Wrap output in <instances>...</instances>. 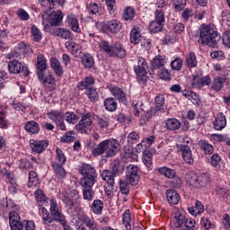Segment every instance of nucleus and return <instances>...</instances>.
<instances>
[{
    "instance_id": "obj_42",
    "label": "nucleus",
    "mask_w": 230,
    "mask_h": 230,
    "mask_svg": "<svg viewBox=\"0 0 230 230\" xmlns=\"http://www.w3.org/2000/svg\"><path fill=\"white\" fill-rule=\"evenodd\" d=\"M129 37L131 44H139V42H141V39H143V36H141V31H139V29L136 28L131 30Z\"/></svg>"
},
{
    "instance_id": "obj_45",
    "label": "nucleus",
    "mask_w": 230,
    "mask_h": 230,
    "mask_svg": "<svg viewBox=\"0 0 230 230\" xmlns=\"http://www.w3.org/2000/svg\"><path fill=\"white\" fill-rule=\"evenodd\" d=\"M224 84H226V78L216 77L212 82L211 89L218 93L219 91H222V89L224 88Z\"/></svg>"
},
{
    "instance_id": "obj_3",
    "label": "nucleus",
    "mask_w": 230,
    "mask_h": 230,
    "mask_svg": "<svg viewBox=\"0 0 230 230\" xmlns=\"http://www.w3.org/2000/svg\"><path fill=\"white\" fill-rule=\"evenodd\" d=\"M6 58L9 60H13L8 62V71L13 73V75H19L22 73L25 76L30 75V70L28 67L22 66V63L19 62V58H21V54L19 52H11L7 54Z\"/></svg>"
},
{
    "instance_id": "obj_62",
    "label": "nucleus",
    "mask_w": 230,
    "mask_h": 230,
    "mask_svg": "<svg viewBox=\"0 0 230 230\" xmlns=\"http://www.w3.org/2000/svg\"><path fill=\"white\" fill-rule=\"evenodd\" d=\"M155 108L157 109V111H163L164 107V95L159 94L155 99Z\"/></svg>"
},
{
    "instance_id": "obj_10",
    "label": "nucleus",
    "mask_w": 230,
    "mask_h": 230,
    "mask_svg": "<svg viewBox=\"0 0 230 230\" xmlns=\"http://www.w3.org/2000/svg\"><path fill=\"white\" fill-rule=\"evenodd\" d=\"M50 215L54 222H58V224L66 220V216L63 215L62 210L58 208V204L55 199L50 200Z\"/></svg>"
},
{
    "instance_id": "obj_13",
    "label": "nucleus",
    "mask_w": 230,
    "mask_h": 230,
    "mask_svg": "<svg viewBox=\"0 0 230 230\" xmlns=\"http://www.w3.org/2000/svg\"><path fill=\"white\" fill-rule=\"evenodd\" d=\"M206 85H211V77L209 75H205L203 77L196 75L193 77L191 83L193 89H202V87H206Z\"/></svg>"
},
{
    "instance_id": "obj_6",
    "label": "nucleus",
    "mask_w": 230,
    "mask_h": 230,
    "mask_svg": "<svg viewBox=\"0 0 230 230\" xmlns=\"http://www.w3.org/2000/svg\"><path fill=\"white\" fill-rule=\"evenodd\" d=\"M47 117L50 121L56 124L59 130H66V123L64 122V111L52 110L47 113Z\"/></svg>"
},
{
    "instance_id": "obj_31",
    "label": "nucleus",
    "mask_w": 230,
    "mask_h": 230,
    "mask_svg": "<svg viewBox=\"0 0 230 230\" xmlns=\"http://www.w3.org/2000/svg\"><path fill=\"white\" fill-rule=\"evenodd\" d=\"M66 154L64 153V151H62V149L57 147L55 162H53L52 164H57L58 166H64V164H66Z\"/></svg>"
},
{
    "instance_id": "obj_48",
    "label": "nucleus",
    "mask_w": 230,
    "mask_h": 230,
    "mask_svg": "<svg viewBox=\"0 0 230 230\" xmlns=\"http://www.w3.org/2000/svg\"><path fill=\"white\" fill-rule=\"evenodd\" d=\"M99 48H100V49L104 51V53H106V55H108V57H112L113 44L111 45V43L109 41L101 40V42L99 43Z\"/></svg>"
},
{
    "instance_id": "obj_40",
    "label": "nucleus",
    "mask_w": 230,
    "mask_h": 230,
    "mask_svg": "<svg viewBox=\"0 0 230 230\" xmlns=\"http://www.w3.org/2000/svg\"><path fill=\"white\" fill-rule=\"evenodd\" d=\"M186 66L190 69L193 67H197L199 61H197V55H195L193 52H190L185 58Z\"/></svg>"
},
{
    "instance_id": "obj_21",
    "label": "nucleus",
    "mask_w": 230,
    "mask_h": 230,
    "mask_svg": "<svg viewBox=\"0 0 230 230\" xmlns=\"http://www.w3.org/2000/svg\"><path fill=\"white\" fill-rule=\"evenodd\" d=\"M215 130H224L225 127H227V119L223 112H218L213 122Z\"/></svg>"
},
{
    "instance_id": "obj_17",
    "label": "nucleus",
    "mask_w": 230,
    "mask_h": 230,
    "mask_svg": "<svg viewBox=\"0 0 230 230\" xmlns=\"http://www.w3.org/2000/svg\"><path fill=\"white\" fill-rule=\"evenodd\" d=\"M36 73L38 76H42L45 73H48V64L46 58L42 54H39L37 57Z\"/></svg>"
},
{
    "instance_id": "obj_39",
    "label": "nucleus",
    "mask_w": 230,
    "mask_h": 230,
    "mask_svg": "<svg viewBox=\"0 0 230 230\" xmlns=\"http://www.w3.org/2000/svg\"><path fill=\"white\" fill-rule=\"evenodd\" d=\"M77 134L74 130L66 132L61 137H60V143H73L76 141Z\"/></svg>"
},
{
    "instance_id": "obj_14",
    "label": "nucleus",
    "mask_w": 230,
    "mask_h": 230,
    "mask_svg": "<svg viewBox=\"0 0 230 230\" xmlns=\"http://www.w3.org/2000/svg\"><path fill=\"white\" fill-rule=\"evenodd\" d=\"M134 71L137 76H146L148 73V63L144 58H137V65H135Z\"/></svg>"
},
{
    "instance_id": "obj_58",
    "label": "nucleus",
    "mask_w": 230,
    "mask_h": 230,
    "mask_svg": "<svg viewBox=\"0 0 230 230\" xmlns=\"http://www.w3.org/2000/svg\"><path fill=\"white\" fill-rule=\"evenodd\" d=\"M65 120L70 125H75L78 121V117L73 111H67L64 115Z\"/></svg>"
},
{
    "instance_id": "obj_5",
    "label": "nucleus",
    "mask_w": 230,
    "mask_h": 230,
    "mask_svg": "<svg viewBox=\"0 0 230 230\" xmlns=\"http://www.w3.org/2000/svg\"><path fill=\"white\" fill-rule=\"evenodd\" d=\"M211 182V178L208 173L191 174L189 178V183L193 188H206Z\"/></svg>"
},
{
    "instance_id": "obj_25",
    "label": "nucleus",
    "mask_w": 230,
    "mask_h": 230,
    "mask_svg": "<svg viewBox=\"0 0 230 230\" xmlns=\"http://www.w3.org/2000/svg\"><path fill=\"white\" fill-rule=\"evenodd\" d=\"M165 195L169 204H173L174 206H177V204H179V200H181V196L177 191H175V190H167Z\"/></svg>"
},
{
    "instance_id": "obj_49",
    "label": "nucleus",
    "mask_w": 230,
    "mask_h": 230,
    "mask_svg": "<svg viewBox=\"0 0 230 230\" xmlns=\"http://www.w3.org/2000/svg\"><path fill=\"white\" fill-rule=\"evenodd\" d=\"M164 26V23L154 20L149 23V31H151V33H159V31H163Z\"/></svg>"
},
{
    "instance_id": "obj_27",
    "label": "nucleus",
    "mask_w": 230,
    "mask_h": 230,
    "mask_svg": "<svg viewBox=\"0 0 230 230\" xmlns=\"http://www.w3.org/2000/svg\"><path fill=\"white\" fill-rule=\"evenodd\" d=\"M68 24L75 33H80V24L78 23V18L75 14H68L67 16Z\"/></svg>"
},
{
    "instance_id": "obj_37",
    "label": "nucleus",
    "mask_w": 230,
    "mask_h": 230,
    "mask_svg": "<svg viewBox=\"0 0 230 230\" xmlns=\"http://www.w3.org/2000/svg\"><path fill=\"white\" fill-rule=\"evenodd\" d=\"M107 146L105 144V140L99 143L95 147L92 149V154L94 155V157H98L100 155H103V154H106Z\"/></svg>"
},
{
    "instance_id": "obj_63",
    "label": "nucleus",
    "mask_w": 230,
    "mask_h": 230,
    "mask_svg": "<svg viewBox=\"0 0 230 230\" xmlns=\"http://www.w3.org/2000/svg\"><path fill=\"white\" fill-rule=\"evenodd\" d=\"M86 94L89 98L93 102H98L100 96L98 95V92L96 91V88H90L89 90H86Z\"/></svg>"
},
{
    "instance_id": "obj_8",
    "label": "nucleus",
    "mask_w": 230,
    "mask_h": 230,
    "mask_svg": "<svg viewBox=\"0 0 230 230\" xmlns=\"http://www.w3.org/2000/svg\"><path fill=\"white\" fill-rule=\"evenodd\" d=\"M138 168L137 165L130 164L127 167L126 179L131 186H137L139 182Z\"/></svg>"
},
{
    "instance_id": "obj_38",
    "label": "nucleus",
    "mask_w": 230,
    "mask_h": 230,
    "mask_svg": "<svg viewBox=\"0 0 230 230\" xmlns=\"http://www.w3.org/2000/svg\"><path fill=\"white\" fill-rule=\"evenodd\" d=\"M114 177L116 176L114 172L111 171L104 170L102 172V180L105 181V182H107L109 186H111V187L114 186Z\"/></svg>"
},
{
    "instance_id": "obj_23",
    "label": "nucleus",
    "mask_w": 230,
    "mask_h": 230,
    "mask_svg": "<svg viewBox=\"0 0 230 230\" xmlns=\"http://www.w3.org/2000/svg\"><path fill=\"white\" fill-rule=\"evenodd\" d=\"M93 85H94V77L87 76L84 81H81L77 84L78 91H89L93 89Z\"/></svg>"
},
{
    "instance_id": "obj_61",
    "label": "nucleus",
    "mask_w": 230,
    "mask_h": 230,
    "mask_svg": "<svg viewBox=\"0 0 230 230\" xmlns=\"http://www.w3.org/2000/svg\"><path fill=\"white\" fill-rule=\"evenodd\" d=\"M172 6L174 10L181 12V10H184V6H186V0H171Z\"/></svg>"
},
{
    "instance_id": "obj_28",
    "label": "nucleus",
    "mask_w": 230,
    "mask_h": 230,
    "mask_svg": "<svg viewBox=\"0 0 230 230\" xmlns=\"http://www.w3.org/2000/svg\"><path fill=\"white\" fill-rule=\"evenodd\" d=\"M199 148L206 154L207 155H211L215 152V146L209 144L208 140H199L198 143Z\"/></svg>"
},
{
    "instance_id": "obj_34",
    "label": "nucleus",
    "mask_w": 230,
    "mask_h": 230,
    "mask_svg": "<svg viewBox=\"0 0 230 230\" xmlns=\"http://www.w3.org/2000/svg\"><path fill=\"white\" fill-rule=\"evenodd\" d=\"M166 64V58L164 56H155V58H153L151 62V66L153 69H161L162 67H164V65Z\"/></svg>"
},
{
    "instance_id": "obj_53",
    "label": "nucleus",
    "mask_w": 230,
    "mask_h": 230,
    "mask_svg": "<svg viewBox=\"0 0 230 230\" xmlns=\"http://www.w3.org/2000/svg\"><path fill=\"white\" fill-rule=\"evenodd\" d=\"M139 139H141V137L139 136V133L136 131L128 133L127 137L128 145H137V143H139Z\"/></svg>"
},
{
    "instance_id": "obj_56",
    "label": "nucleus",
    "mask_w": 230,
    "mask_h": 230,
    "mask_svg": "<svg viewBox=\"0 0 230 230\" xmlns=\"http://www.w3.org/2000/svg\"><path fill=\"white\" fill-rule=\"evenodd\" d=\"M116 177V175H121L123 172H125V165L123 163L115 162L112 165V171H111Z\"/></svg>"
},
{
    "instance_id": "obj_33",
    "label": "nucleus",
    "mask_w": 230,
    "mask_h": 230,
    "mask_svg": "<svg viewBox=\"0 0 230 230\" xmlns=\"http://www.w3.org/2000/svg\"><path fill=\"white\" fill-rule=\"evenodd\" d=\"M90 208L93 215H102L103 213L104 203L101 199H94Z\"/></svg>"
},
{
    "instance_id": "obj_26",
    "label": "nucleus",
    "mask_w": 230,
    "mask_h": 230,
    "mask_svg": "<svg viewBox=\"0 0 230 230\" xmlns=\"http://www.w3.org/2000/svg\"><path fill=\"white\" fill-rule=\"evenodd\" d=\"M24 130L29 134L37 135L40 132V126L35 120H30L24 125Z\"/></svg>"
},
{
    "instance_id": "obj_46",
    "label": "nucleus",
    "mask_w": 230,
    "mask_h": 230,
    "mask_svg": "<svg viewBox=\"0 0 230 230\" xmlns=\"http://www.w3.org/2000/svg\"><path fill=\"white\" fill-rule=\"evenodd\" d=\"M158 173L164 175L167 179H173L175 177V171L166 166L159 167L156 169Z\"/></svg>"
},
{
    "instance_id": "obj_1",
    "label": "nucleus",
    "mask_w": 230,
    "mask_h": 230,
    "mask_svg": "<svg viewBox=\"0 0 230 230\" xmlns=\"http://www.w3.org/2000/svg\"><path fill=\"white\" fill-rule=\"evenodd\" d=\"M222 37L218 34V31L207 25L199 29V37L198 38V43L201 46H208V48H217L218 42H220Z\"/></svg>"
},
{
    "instance_id": "obj_64",
    "label": "nucleus",
    "mask_w": 230,
    "mask_h": 230,
    "mask_svg": "<svg viewBox=\"0 0 230 230\" xmlns=\"http://www.w3.org/2000/svg\"><path fill=\"white\" fill-rule=\"evenodd\" d=\"M136 13L132 7H128L123 13L124 21H132Z\"/></svg>"
},
{
    "instance_id": "obj_43",
    "label": "nucleus",
    "mask_w": 230,
    "mask_h": 230,
    "mask_svg": "<svg viewBox=\"0 0 230 230\" xmlns=\"http://www.w3.org/2000/svg\"><path fill=\"white\" fill-rule=\"evenodd\" d=\"M122 223L125 230L132 229V218L130 217V210H125L124 214L122 215Z\"/></svg>"
},
{
    "instance_id": "obj_29",
    "label": "nucleus",
    "mask_w": 230,
    "mask_h": 230,
    "mask_svg": "<svg viewBox=\"0 0 230 230\" xmlns=\"http://www.w3.org/2000/svg\"><path fill=\"white\" fill-rule=\"evenodd\" d=\"M182 96L190 100L194 105H200V96L194 92L184 90Z\"/></svg>"
},
{
    "instance_id": "obj_16",
    "label": "nucleus",
    "mask_w": 230,
    "mask_h": 230,
    "mask_svg": "<svg viewBox=\"0 0 230 230\" xmlns=\"http://www.w3.org/2000/svg\"><path fill=\"white\" fill-rule=\"evenodd\" d=\"M108 89L111 93L112 96H114V98L120 103H125V102H127V94H125V92H123L119 86L111 84L108 86Z\"/></svg>"
},
{
    "instance_id": "obj_15",
    "label": "nucleus",
    "mask_w": 230,
    "mask_h": 230,
    "mask_svg": "<svg viewBox=\"0 0 230 230\" xmlns=\"http://www.w3.org/2000/svg\"><path fill=\"white\" fill-rule=\"evenodd\" d=\"M49 145V141L48 140H40L36 141L34 139L30 140V146L32 150V152H35L36 154H42L46 148H48Z\"/></svg>"
},
{
    "instance_id": "obj_50",
    "label": "nucleus",
    "mask_w": 230,
    "mask_h": 230,
    "mask_svg": "<svg viewBox=\"0 0 230 230\" xmlns=\"http://www.w3.org/2000/svg\"><path fill=\"white\" fill-rule=\"evenodd\" d=\"M142 161L147 168H150L152 166L153 161H154V155L152 154V152L146 151V150L144 151Z\"/></svg>"
},
{
    "instance_id": "obj_11",
    "label": "nucleus",
    "mask_w": 230,
    "mask_h": 230,
    "mask_svg": "<svg viewBox=\"0 0 230 230\" xmlns=\"http://www.w3.org/2000/svg\"><path fill=\"white\" fill-rule=\"evenodd\" d=\"M40 6L47 15L55 8V6H62L66 0H39Z\"/></svg>"
},
{
    "instance_id": "obj_59",
    "label": "nucleus",
    "mask_w": 230,
    "mask_h": 230,
    "mask_svg": "<svg viewBox=\"0 0 230 230\" xmlns=\"http://www.w3.org/2000/svg\"><path fill=\"white\" fill-rule=\"evenodd\" d=\"M163 8L164 7H158V9H156L155 12V21L164 24L165 17L164 10H163Z\"/></svg>"
},
{
    "instance_id": "obj_30",
    "label": "nucleus",
    "mask_w": 230,
    "mask_h": 230,
    "mask_svg": "<svg viewBox=\"0 0 230 230\" xmlns=\"http://www.w3.org/2000/svg\"><path fill=\"white\" fill-rule=\"evenodd\" d=\"M164 125L167 130L174 131L181 128V121L175 118L167 119L164 121Z\"/></svg>"
},
{
    "instance_id": "obj_60",
    "label": "nucleus",
    "mask_w": 230,
    "mask_h": 230,
    "mask_svg": "<svg viewBox=\"0 0 230 230\" xmlns=\"http://www.w3.org/2000/svg\"><path fill=\"white\" fill-rule=\"evenodd\" d=\"M104 143L106 146H110V148H113L114 150H117L118 152H119V148L121 147V146L119 145V141L114 138H111V139L104 140Z\"/></svg>"
},
{
    "instance_id": "obj_47",
    "label": "nucleus",
    "mask_w": 230,
    "mask_h": 230,
    "mask_svg": "<svg viewBox=\"0 0 230 230\" xmlns=\"http://www.w3.org/2000/svg\"><path fill=\"white\" fill-rule=\"evenodd\" d=\"M65 46H66V49H69L71 51L72 55H75V57H76V53H82L80 45L73 42L71 40L66 41L65 43Z\"/></svg>"
},
{
    "instance_id": "obj_44",
    "label": "nucleus",
    "mask_w": 230,
    "mask_h": 230,
    "mask_svg": "<svg viewBox=\"0 0 230 230\" xmlns=\"http://www.w3.org/2000/svg\"><path fill=\"white\" fill-rule=\"evenodd\" d=\"M189 212L190 213V215L197 217V215L204 213V205L201 201L197 200L195 206L189 208Z\"/></svg>"
},
{
    "instance_id": "obj_12",
    "label": "nucleus",
    "mask_w": 230,
    "mask_h": 230,
    "mask_svg": "<svg viewBox=\"0 0 230 230\" xmlns=\"http://www.w3.org/2000/svg\"><path fill=\"white\" fill-rule=\"evenodd\" d=\"M186 222V212L184 210L178 208L174 212L172 218V225L177 229H182L184 227V223Z\"/></svg>"
},
{
    "instance_id": "obj_7",
    "label": "nucleus",
    "mask_w": 230,
    "mask_h": 230,
    "mask_svg": "<svg viewBox=\"0 0 230 230\" xmlns=\"http://www.w3.org/2000/svg\"><path fill=\"white\" fill-rule=\"evenodd\" d=\"M38 78L47 91H55V89H57V80L54 78L51 72H45V74H41V76L38 75Z\"/></svg>"
},
{
    "instance_id": "obj_18",
    "label": "nucleus",
    "mask_w": 230,
    "mask_h": 230,
    "mask_svg": "<svg viewBox=\"0 0 230 230\" xmlns=\"http://www.w3.org/2000/svg\"><path fill=\"white\" fill-rule=\"evenodd\" d=\"M52 169L56 175V179L58 182H64L67 179V172L64 168V165H58L57 164H52Z\"/></svg>"
},
{
    "instance_id": "obj_57",
    "label": "nucleus",
    "mask_w": 230,
    "mask_h": 230,
    "mask_svg": "<svg viewBox=\"0 0 230 230\" xmlns=\"http://www.w3.org/2000/svg\"><path fill=\"white\" fill-rule=\"evenodd\" d=\"M31 31L35 42H40V40H42V32H40L37 25H32Z\"/></svg>"
},
{
    "instance_id": "obj_55",
    "label": "nucleus",
    "mask_w": 230,
    "mask_h": 230,
    "mask_svg": "<svg viewBox=\"0 0 230 230\" xmlns=\"http://www.w3.org/2000/svg\"><path fill=\"white\" fill-rule=\"evenodd\" d=\"M94 190L93 188H84L83 190V199L88 202H92L94 199Z\"/></svg>"
},
{
    "instance_id": "obj_24",
    "label": "nucleus",
    "mask_w": 230,
    "mask_h": 230,
    "mask_svg": "<svg viewBox=\"0 0 230 230\" xmlns=\"http://www.w3.org/2000/svg\"><path fill=\"white\" fill-rule=\"evenodd\" d=\"M111 51V57H118V58H125L127 57V50L120 43H113Z\"/></svg>"
},
{
    "instance_id": "obj_19",
    "label": "nucleus",
    "mask_w": 230,
    "mask_h": 230,
    "mask_svg": "<svg viewBox=\"0 0 230 230\" xmlns=\"http://www.w3.org/2000/svg\"><path fill=\"white\" fill-rule=\"evenodd\" d=\"M122 26L121 22L118 20H111L103 25V28L110 31V33H119Z\"/></svg>"
},
{
    "instance_id": "obj_32",
    "label": "nucleus",
    "mask_w": 230,
    "mask_h": 230,
    "mask_svg": "<svg viewBox=\"0 0 230 230\" xmlns=\"http://www.w3.org/2000/svg\"><path fill=\"white\" fill-rule=\"evenodd\" d=\"M50 67L54 69V73H56L57 76H62L64 75V68L57 58H50Z\"/></svg>"
},
{
    "instance_id": "obj_20",
    "label": "nucleus",
    "mask_w": 230,
    "mask_h": 230,
    "mask_svg": "<svg viewBox=\"0 0 230 230\" xmlns=\"http://www.w3.org/2000/svg\"><path fill=\"white\" fill-rule=\"evenodd\" d=\"M80 219L89 230H100V226H98V223L94 220V217H89L87 214H83L80 216Z\"/></svg>"
},
{
    "instance_id": "obj_36",
    "label": "nucleus",
    "mask_w": 230,
    "mask_h": 230,
    "mask_svg": "<svg viewBox=\"0 0 230 230\" xmlns=\"http://www.w3.org/2000/svg\"><path fill=\"white\" fill-rule=\"evenodd\" d=\"M40 185V180H39V176L35 171L29 172V188H37V186Z\"/></svg>"
},
{
    "instance_id": "obj_2",
    "label": "nucleus",
    "mask_w": 230,
    "mask_h": 230,
    "mask_svg": "<svg viewBox=\"0 0 230 230\" xmlns=\"http://www.w3.org/2000/svg\"><path fill=\"white\" fill-rule=\"evenodd\" d=\"M79 172L82 175L80 180L82 188H93L96 182V179H98L96 169H94V167H93L91 164H84L80 167Z\"/></svg>"
},
{
    "instance_id": "obj_9",
    "label": "nucleus",
    "mask_w": 230,
    "mask_h": 230,
    "mask_svg": "<svg viewBox=\"0 0 230 230\" xmlns=\"http://www.w3.org/2000/svg\"><path fill=\"white\" fill-rule=\"evenodd\" d=\"M91 125H93V116L91 113L83 114L81 119L75 125V130H78L81 134H85Z\"/></svg>"
},
{
    "instance_id": "obj_54",
    "label": "nucleus",
    "mask_w": 230,
    "mask_h": 230,
    "mask_svg": "<svg viewBox=\"0 0 230 230\" xmlns=\"http://www.w3.org/2000/svg\"><path fill=\"white\" fill-rule=\"evenodd\" d=\"M216 193L217 195H219V197H222L223 199H226V200L230 201V190L220 186L216 187Z\"/></svg>"
},
{
    "instance_id": "obj_41",
    "label": "nucleus",
    "mask_w": 230,
    "mask_h": 230,
    "mask_svg": "<svg viewBox=\"0 0 230 230\" xmlns=\"http://www.w3.org/2000/svg\"><path fill=\"white\" fill-rule=\"evenodd\" d=\"M82 64L86 69H93L94 67V58L91 54H84L82 57Z\"/></svg>"
},
{
    "instance_id": "obj_4",
    "label": "nucleus",
    "mask_w": 230,
    "mask_h": 230,
    "mask_svg": "<svg viewBox=\"0 0 230 230\" xmlns=\"http://www.w3.org/2000/svg\"><path fill=\"white\" fill-rule=\"evenodd\" d=\"M41 17L44 31H49L51 30V26H60V24H62L64 14L62 13V11L58 10L52 12L47 17L45 14H42Z\"/></svg>"
},
{
    "instance_id": "obj_51",
    "label": "nucleus",
    "mask_w": 230,
    "mask_h": 230,
    "mask_svg": "<svg viewBox=\"0 0 230 230\" xmlns=\"http://www.w3.org/2000/svg\"><path fill=\"white\" fill-rule=\"evenodd\" d=\"M182 157L185 163L188 164H193V155L191 154V149L188 146H184L182 149Z\"/></svg>"
},
{
    "instance_id": "obj_35",
    "label": "nucleus",
    "mask_w": 230,
    "mask_h": 230,
    "mask_svg": "<svg viewBox=\"0 0 230 230\" xmlns=\"http://www.w3.org/2000/svg\"><path fill=\"white\" fill-rule=\"evenodd\" d=\"M104 107L109 112H116L118 110V102L116 99L110 97L104 100Z\"/></svg>"
},
{
    "instance_id": "obj_22",
    "label": "nucleus",
    "mask_w": 230,
    "mask_h": 230,
    "mask_svg": "<svg viewBox=\"0 0 230 230\" xmlns=\"http://www.w3.org/2000/svg\"><path fill=\"white\" fill-rule=\"evenodd\" d=\"M53 35L55 37H59L60 39H64L65 40H73V32L69 31V29L65 28H57L53 30Z\"/></svg>"
},
{
    "instance_id": "obj_52",
    "label": "nucleus",
    "mask_w": 230,
    "mask_h": 230,
    "mask_svg": "<svg viewBox=\"0 0 230 230\" xmlns=\"http://www.w3.org/2000/svg\"><path fill=\"white\" fill-rule=\"evenodd\" d=\"M222 163V156H220L218 154H214L210 158L211 166L217 168V170H220Z\"/></svg>"
}]
</instances>
